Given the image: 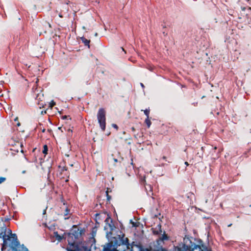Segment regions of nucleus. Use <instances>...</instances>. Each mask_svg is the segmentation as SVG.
I'll list each match as a JSON object with an SVG mask.
<instances>
[{
    "label": "nucleus",
    "mask_w": 251,
    "mask_h": 251,
    "mask_svg": "<svg viewBox=\"0 0 251 251\" xmlns=\"http://www.w3.org/2000/svg\"><path fill=\"white\" fill-rule=\"evenodd\" d=\"M120 234L113 237L110 242L103 246V251H126L132 248L127 238H125V234L120 231Z\"/></svg>",
    "instance_id": "nucleus-1"
},
{
    "label": "nucleus",
    "mask_w": 251,
    "mask_h": 251,
    "mask_svg": "<svg viewBox=\"0 0 251 251\" xmlns=\"http://www.w3.org/2000/svg\"><path fill=\"white\" fill-rule=\"evenodd\" d=\"M0 238L3 239L1 251H16V234L12 233L4 223L0 226Z\"/></svg>",
    "instance_id": "nucleus-2"
},
{
    "label": "nucleus",
    "mask_w": 251,
    "mask_h": 251,
    "mask_svg": "<svg viewBox=\"0 0 251 251\" xmlns=\"http://www.w3.org/2000/svg\"><path fill=\"white\" fill-rule=\"evenodd\" d=\"M194 239L192 237L185 236L183 239V243L181 247L177 248V251H194L197 248H200V246L196 245L194 242Z\"/></svg>",
    "instance_id": "nucleus-3"
},
{
    "label": "nucleus",
    "mask_w": 251,
    "mask_h": 251,
    "mask_svg": "<svg viewBox=\"0 0 251 251\" xmlns=\"http://www.w3.org/2000/svg\"><path fill=\"white\" fill-rule=\"evenodd\" d=\"M97 117L101 129L104 131L106 127V112L103 108L99 109Z\"/></svg>",
    "instance_id": "nucleus-4"
},
{
    "label": "nucleus",
    "mask_w": 251,
    "mask_h": 251,
    "mask_svg": "<svg viewBox=\"0 0 251 251\" xmlns=\"http://www.w3.org/2000/svg\"><path fill=\"white\" fill-rule=\"evenodd\" d=\"M141 181L145 185V189L147 191V193L148 195H150L151 194H152V187H151V185L150 184H145V182L146 181L145 177H144L143 179H142Z\"/></svg>",
    "instance_id": "nucleus-5"
},
{
    "label": "nucleus",
    "mask_w": 251,
    "mask_h": 251,
    "mask_svg": "<svg viewBox=\"0 0 251 251\" xmlns=\"http://www.w3.org/2000/svg\"><path fill=\"white\" fill-rule=\"evenodd\" d=\"M17 251H28V249L24 244L21 245L17 238Z\"/></svg>",
    "instance_id": "nucleus-6"
},
{
    "label": "nucleus",
    "mask_w": 251,
    "mask_h": 251,
    "mask_svg": "<svg viewBox=\"0 0 251 251\" xmlns=\"http://www.w3.org/2000/svg\"><path fill=\"white\" fill-rule=\"evenodd\" d=\"M83 232L84 230L82 229H79V228H77V230H75L73 232L72 234L74 236L75 239H77L81 235Z\"/></svg>",
    "instance_id": "nucleus-7"
},
{
    "label": "nucleus",
    "mask_w": 251,
    "mask_h": 251,
    "mask_svg": "<svg viewBox=\"0 0 251 251\" xmlns=\"http://www.w3.org/2000/svg\"><path fill=\"white\" fill-rule=\"evenodd\" d=\"M105 222L106 224H108V226L111 230H112L113 229L114 226L112 224V220L110 217H107L105 220Z\"/></svg>",
    "instance_id": "nucleus-8"
},
{
    "label": "nucleus",
    "mask_w": 251,
    "mask_h": 251,
    "mask_svg": "<svg viewBox=\"0 0 251 251\" xmlns=\"http://www.w3.org/2000/svg\"><path fill=\"white\" fill-rule=\"evenodd\" d=\"M162 232L161 230V226L160 225H158L156 228V229L153 231V233L154 234L159 235Z\"/></svg>",
    "instance_id": "nucleus-9"
},
{
    "label": "nucleus",
    "mask_w": 251,
    "mask_h": 251,
    "mask_svg": "<svg viewBox=\"0 0 251 251\" xmlns=\"http://www.w3.org/2000/svg\"><path fill=\"white\" fill-rule=\"evenodd\" d=\"M67 250L68 251H77L78 250V247L77 246H75L74 244H72Z\"/></svg>",
    "instance_id": "nucleus-10"
},
{
    "label": "nucleus",
    "mask_w": 251,
    "mask_h": 251,
    "mask_svg": "<svg viewBox=\"0 0 251 251\" xmlns=\"http://www.w3.org/2000/svg\"><path fill=\"white\" fill-rule=\"evenodd\" d=\"M81 40L82 42L84 43L85 46H87L88 47V48H90V45H89L90 40H87L84 37H81Z\"/></svg>",
    "instance_id": "nucleus-11"
},
{
    "label": "nucleus",
    "mask_w": 251,
    "mask_h": 251,
    "mask_svg": "<svg viewBox=\"0 0 251 251\" xmlns=\"http://www.w3.org/2000/svg\"><path fill=\"white\" fill-rule=\"evenodd\" d=\"M200 248H197V249H199L200 251H207L208 250V248H207V247L205 245H200Z\"/></svg>",
    "instance_id": "nucleus-12"
},
{
    "label": "nucleus",
    "mask_w": 251,
    "mask_h": 251,
    "mask_svg": "<svg viewBox=\"0 0 251 251\" xmlns=\"http://www.w3.org/2000/svg\"><path fill=\"white\" fill-rule=\"evenodd\" d=\"M168 239V236L165 234V232H164V234L162 235V237L160 238V240L161 241H164V240H167Z\"/></svg>",
    "instance_id": "nucleus-13"
},
{
    "label": "nucleus",
    "mask_w": 251,
    "mask_h": 251,
    "mask_svg": "<svg viewBox=\"0 0 251 251\" xmlns=\"http://www.w3.org/2000/svg\"><path fill=\"white\" fill-rule=\"evenodd\" d=\"M144 114L147 116V118H149L150 114V109H146L144 110Z\"/></svg>",
    "instance_id": "nucleus-14"
},
{
    "label": "nucleus",
    "mask_w": 251,
    "mask_h": 251,
    "mask_svg": "<svg viewBox=\"0 0 251 251\" xmlns=\"http://www.w3.org/2000/svg\"><path fill=\"white\" fill-rule=\"evenodd\" d=\"M54 234H55V236L56 238V239L58 240H62V236H60V235H59L57 233V232H54Z\"/></svg>",
    "instance_id": "nucleus-15"
},
{
    "label": "nucleus",
    "mask_w": 251,
    "mask_h": 251,
    "mask_svg": "<svg viewBox=\"0 0 251 251\" xmlns=\"http://www.w3.org/2000/svg\"><path fill=\"white\" fill-rule=\"evenodd\" d=\"M145 123L147 125V126L148 127H149L151 126V122L150 121L149 118H147L145 120Z\"/></svg>",
    "instance_id": "nucleus-16"
},
{
    "label": "nucleus",
    "mask_w": 251,
    "mask_h": 251,
    "mask_svg": "<svg viewBox=\"0 0 251 251\" xmlns=\"http://www.w3.org/2000/svg\"><path fill=\"white\" fill-rule=\"evenodd\" d=\"M48 151V147L47 145L44 146V150L43 151V153L44 154H47Z\"/></svg>",
    "instance_id": "nucleus-17"
},
{
    "label": "nucleus",
    "mask_w": 251,
    "mask_h": 251,
    "mask_svg": "<svg viewBox=\"0 0 251 251\" xmlns=\"http://www.w3.org/2000/svg\"><path fill=\"white\" fill-rule=\"evenodd\" d=\"M17 79H24L23 76L22 75H21L20 73L17 74Z\"/></svg>",
    "instance_id": "nucleus-18"
},
{
    "label": "nucleus",
    "mask_w": 251,
    "mask_h": 251,
    "mask_svg": "<svg viewBox=\"0 0 251 251\" xmlns=\"http://www.w3.org/2000/svg\"><path fill=\"white\" fill-rule=\"evenodd\" d=\"M69 212L70 210L68 208H66L64 212V216L68 215L69 213Z\"/></svg>",
    "instance_id": "nucleus-19"
},
{
    "label": "nucleus",
    "mask_w": 251,
    "mask_h": 251,
    "mask_svg": "<svg viewBox=\"0 0 251 251\" xmlns=\"http://www.w3.org/2000/svg\"><path fill=\"white\" fill-rule=\"evenodd\" d=\"M6 178L5 177H0V184L2 183L5 180Z\"/></svg>",
    "instance_id": "nucleus-20"
},
{
    "label": "nucleus",
    "mask_w": 251,
    "mask_h": 251,
    "mask_svg": "<svg viewBox=\"0 0 251 251\" xmlns=\"http://www.w3.org/2000/svg\"><path fill=\"white\" fill-rule=\"evenodd\" d=\"M50 106L52 107L54 105H55V102L53 100H51V101L50 102Z\"/></svg>",
    "instance_id": "nucleus-21"
},
{
    "label": "nucleus",
    "mask_w": 251,
    "mask_h": 251,
    "mask_svg": "<svg viewBox=\"0 0 251 251\" xmlns=\"http://www.w3.org/2000/svg\"><path fill=\"white\" fill-rule=\"evenodd\" d=\"M23 162L25 164H27V163L28 162L27 159L25 156H24Z\"/></svg>",
    "instance_id": "nucleus-22"
},
{
    "label": "nucleus",
    "mask_w": 251,
    "mask_h": 251,
    "mask_svg": "<svg viewBox=\"0 0 251 251\" xmlns=\"http://www.w3.org/2000/svg\"><path fill=\"white\" fill-rule=\"evenodd\" d=\"M112 127H113L114 128H116V129H118V126L117 125L115 124H113L112 125Z\"/></svg>",
    "instance_id": "nucleus-23"
},
{
    "label": "nucleus",
    "mask_w": 251,
    "mask_h": 251,
    "mask_svg": "<svg viewBox=\"0 0 251 251\" xmlns=\"http://www.w3.org/2000/svg\"><path fill=\"white\" fill-rule=\"evenodd\" d=\"M157 251H168L166 249L161 248L160 249H158Z\"/></svg>",
    "instance_id": "nucleus-24"
},
{
    "label": "nucleus",
    "mask_w": 251,
    "mask_h": 251,
    "mask_svg": "<svg viewBox=\"0 0 251 251\" xmlns=\"http://www.w3.org/2000/svg\"><path fill=\"white\" fill-rule=\"evenodd\" d=\"M110 198H110V196H109V195H108V193H107V200H108V201H109V200H110Z\"/></svg>",
    "instance_id": "nucleus-25"
},
{
    "label": "nucleus",
    "mask_w": 251,
    "mask_h": 251,
    "mask_svg": "<svg viewBox=\"0 0 251 251\" xmlns=\"http://www.w3.org/2000/svg\"><path fill=\"white\" fill-rule=\"evenodd\" d=\"M67 118H68V116H66V115L62 116V119H64V120L67 119Z\"/></svg>",
    "instance_id": "nucleus-26"
},
{
    "label": "nucleus",
    "mask_w": 251,
    "mask_h": 251,
    "mask_svg": "<svg viewBox=\"0 0 251 251\" xmlns=\"http://www.w3.org/2000/svg\"><path fill=\"white\" fill-rule=\"evenodd\" d=\"M47 208V207H46V208L43 210V215L46 214V209Z\"/></svg>",
    "instance_id": "nucleus-27"
},
{
    "label": "nucleus",
    "mask_w": 251,
    "mask_h": 251,
    "mask_svg": "<svg viewBox=\"0 0 251 251\" xmlns=\"http://www.w3.org/2000/svg\"><path fill=\"white\" fill-rule=\"evenodd\" d=\"M11 121H16V117H12Z\"/></svg>",
    "instance_id": "nucleus-28"
},
{
    "label": "nucleus",
    "mask_w": 251,
    "mask_h": 251,
    "mask_svg": "<svg viewBox=\"0 0 251 251\" xmlns=\"http://www.w3.org/2000/svg\"><path fill=\"white\" fill-rule=\"evenodd\" d=\"M140 85L143 88L145 87L144 84L142 83H140Z\"/></svg>",
    "instance_id": "nucleus-29"
},
{
    "label": "nucleus",
    "mask_w": 251,
    "mask_h": 251,
    "mask_svg": "<svg viewBox=\"0 0 251 251\" xmlns=\"http://www.w3.org/2000/svg\"><path fill=\"white\" fill-rule=\"evenodd\" d=\"M58 129H59V130H61V131H62V132H63V131H62V127H59L58 128Z\"/></svg>",
    "instance_id": "nucleus-30"
},
{
    "label": "nucleus",
    "mask_w": 251,
    "mask_h": 251,
    "mask_svg": "<svg viewBox=\"0 0 251 251\" xmlns=\"http://www.w3.org/2000/svg\"><path fill=\"white\" fill-rule=\"evenodd\" d=\"M62 170V171H66V170H67V169H66V168H65V167H63Z\"/></svg>",
    "instance_id": "nucleus-31"
},
{
    "label": "nucleus",
    "mask_w": 251,
    "mask_h": 251,
    "mask_svg": "<svg viewBox=\"0 0 251 251\" xmlns=\"http://www.w3.org/2000/svg\"><path fill=\"white\" fill-rule=\"evenodd\" d=\"M114 162H117L118 161V160H117V159L114 158Z\"/></svg>",
    "instance_id": "nucleus-32"
},
{
    "label": "nucleus",
    "mask_w": 251,
    "mask_h": 251,
    "mask_svg": "<svg viewBox=\"0 0 251 251\" xmlns=\"http://www.w3.org/2000/svg\"><path fill=\"white\" fill-rule=\"evenodd\" d=\"M20 126V123H17V126Z\"/></svg>",
    "instance_id": "nucleus-33"
},
{
    "label": "nucleus",
    "mask_w": 251,
    "mask_h": 251,
    "mask_svg": "<svg viewBox=\"0 0 251 251\" xmlns=\"http://www.w3.org/2000/svg\"><path fill=\"white\" fill-rule=\"evenodd\" d=\"M185 164L186 165H187V166H188V165H189V164L188 163V162H185Z\"/></svg>",
    "instance_id": "nucleus-34"
},
{
    "label": "nucleus",
    "mask_w": 251,
    "mask_h": 251,
    "mask_svg": "<svg viewBox=\"0 0 251 251\" xmlns=\"http://www.w3.org/2000/svg\"><path fill=\"white\" fill-rule=\"evenodd\" d=\"M131 129H132V130L133 131L135 130V128H134V127H132L131 128Z\"/></svg>",
    "instance_id": "nucleus-35"
},
{
    "label": "nucleus",
    "mask_w": 251,
    "mask_h": 251,
    "mask_svg": "<svg viewBox=\"0 0 251 251\" xmlns=\"http://www.w3.org/2000/svg\"><path fill=\"white\" fill-rule=\"evenodd\" d=\"M59 16L60 18H62V15L61 14H59Z\"/></svg>",
    "instance_id": "nucleus-36"
},
{
    "label": "nucleus",
    "mask_w": 251,
    "mask_h": 251,
    "mask_svg": "<svg viewBox=\"0 0 251 251\" xmlns=\"http://www.w3.org/2000/svg\"><path fill=\"white\" fill-rule=\"evenodd\" d=\"M25 173V170H24V171H22V173L23 174H24Z\"/></svg>",
    "instance_id": "nucleus-37"
},
{
    "label": "nucleus",
    "mask_w": 251,
    "mask_h": 251,
    "mask_svg": "<svg viewBox=\"0 0 251 251\" xmlns=\"http://www.w3.org/2000/svg\"><path fill=\"white\" fill-rule=\"evenodd\" d=\"M45 131V128H44V129H42V132H44Z\"/></svg>",
    "instance_id": "nucleus-38"
},
{
    "label": "nucleus",
    "mask_w": 251,
    "mask_h": 251,
    "mask_svg": "<svg viewBox=\"0 0 251 251\" xmlns=\"http://www.w3.org/2000/svg\"><path fill=\"white\" fill-rule=\"evenodd\" d=\"M137 136H138V135H134L135 138H137Z\"/></svg>",
    "instance_id": "nucleus-39"
},
{
    "label": "nucleus",
    "mask_w": 251,
    "mask_h": 251,
    "mask_svg": "<svg viewBox=\"0 0 251 251\" xmlns=\"http://www.w3.org/2000/svg\"><path fill=\"white\" fill-rule=\"evenodd\" d=\"M162 158L165 160L166 159V157L165 156H163Z\"/></svg>",
    "instance_id": "nucleus-40"
},
{
    "label": "nucleus",
    "mask_w": 251,
    "mask_h": 251,
    "mask_svg": "<svg viewBox=\"0 0 251 251\" xmlns=\"http://www.w3.org/2000/svg\"><path fill=\"white\" fill-rule=\"evenodd\" d=\"M209 198L212 199V197L211 196H209Z\"/></svg>",
    "instance_id": "nucleus-41"
},
{
    "label": "nucleus",
    "mask_w": 251,
    "mask_h": 251,
    "mask_svg": "<svg viewBox=\"0 0 251 251\" xmlns=\"http://www.w3.org/2000/svg\"><path fill=\"white\" fill-rule=\"evenodd\" d=\"M98 35V33H96L95 34V36H97Z\"/></svg>",
    "instance_id": "nucleus-42"
},
{
    "label": "nucleus",
    "mask_w": 251,
    "mask_h": 251,
    "mask_svg": "<svg viewBox=\"0 0 251 251\" xmlns=\"http://www.w3.org/2000/svg\"><path fill=\"white\" fill-rule=\"evenodd\" d=\"M207 201H208V199H206V200H205V203H207Z\"/></svg>",
    "instance_id": "nucleus-43"
},
{
    "label": "nucleus",
    "mask_w": 251,
    "mask_h": 251,
    "mask_svg": "<svg viewBox=\"0 0 251 251\" xmlns=\"http://www.w3.org/2000/svg\"><path fill=\"white\" fill-rule=\"evenodd\" d=\"M231 225H232L231 224H229V225H228V227L230 226H231Z\"/></svg>",
    "instance_id": "nucleus-44"
},
{
    "label": "nucleus",
    "mask_w": 251,
    "mask_h": 251,
    "mask_svg": "<svg viewBox=\"0 0 251 251\" xmlns=\"http://www.w3.org/2000/svg\"><path fill=\"white\" fill-rule=\"evenodd\" d=\"M21 152L23 153L24 152V151L23 150H21Z\"/></svg>",
    "instance_id": "nucleus-45"
},
{
    "label": "nucleus",
    "mask_w": 251,
    "mask_h": 251,
    "mask_svg": "<svg viewBox=\"0 0 251 251\" xmlns=\"http://www.w3.org/2000/svg\"><path fill=\"white\" fill-rule=\"evenodd\" d=\"M23 144H21V147H23Z\"/></svg>",
    "instance_id": "nucleus-46"
},
{
    "label": "nucleus",
    "mask_w": 251,
    "mask_h": 251,
    "mask_svg": "<svg viewBox=\"0 0 251 251\" xmlns=\"http://www.w3.org/2000/svg\"><path fill=\"white\" fill-rule=\"evenodd\" d=\"M16 214V212H14V215H15ZM14 215H13L14 216Z\"/></svg>",
    "instance_id": "nucleus-47"
},
{
    "label": "nucleus",
    "mask_w": 251,
    "mask_h": 251,
    "mask_svg": "<svg viewBox=\"0 0 251 251\" xmlns=\"http://www.w3.org/2000/svg\"><path fill=\"white\" fill-rule=\"evenodd\" d=\"M207 251H211L208 249Z\"/></svg>",
    "instance_id": "nucleus-48"
}]
</instances>
